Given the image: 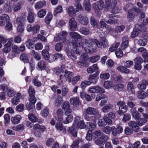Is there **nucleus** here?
Instances as JSON below:
<instances>
[{
  "mask_svg": "<svg viewBox=\"0 0 148 148\" xmlns=\"http://www.w3.org/2000/svg\"><path fill=\"white\" fill-rule=\"evenodd\" d=\"M85 44V42H84V40L83 42H73L72 44L73 49H71L70 46L68 45L66 49V51L69 58L73 60H76L77 59V56L73 54V53L79 55L81 54L82 51L80 49L81 47L84 48L85 51V48L84 46Z\"/></svg>",
  "mask_w": 148,
  "mask_h": 148,
  "instance_id": "nucleus-1",
  "label": "nucleus"
},
{
  "mask_svg": "<svg viewBox=\"0 0 148 148\" xmlns=\"http://www.w3.org/2000/svg\"><path fill=\"white\" fill-rule=\"evenodd\" d=\"M84 42H85L86 44L84 46L85 48V52L87 53L92 54L95 51L96 49L95 45L99 48H100L102 46L100 41L96 39H84Z\"/></svg>",
  "mask_w": 148,
  "mask_h": 148,
  "instance_id": "nucleus-2",
  "label": "nucleus"
},
{
  "mask_svg": "<svg viewBox=\"0 0 148 148\" xmlns=\"http://www.w3.org/2000/svg\"><path fill=\"white\" fill-rule=\"evenodd\" d=\"M80 117L78 116L75 117L74 122L73 124V127L75 128H84L86 127L84 122L82 120H80Z\"/></svg>",
  "mask_w": 148,
  "mask_h": 148,
  "instance_id": "nucleus-3",
  "label": "nucleus"
},
{
  "mask_svg": "<svg viewBox=\"0 0 148 148\" xmlns=\"http://www.w3.org/2000/svg\"><path fill=\"white\" fill-rule=\"evenodd\" d=\"M68 35V32L65 31H63L62 32V34L58 33L56 34L54 38V40L56 42H58L61 40L62 42L66 41V36Z\"/></svg>",
  "mask_w": 148,
  "mask_h": 148,
  "instance_id": "nucleus-4",
  "label": "nucleus"
},
{
  "mask_svg": "<svg viewBox=\"0 0 148 148\" xmlns=\"http://www.w3.org/2000/svg\"><path fill=\"white\" fill-rule=\"evenodd\" d=\"M104 4L102 0L98 1L96 3H93L92 6L96 12H98L101 10L104 7Z\"/></svg>",
  "mask_w": 148,
  "mask_h": 148,
  "instance_id": "nucleus-5",
  "label": "nucleus"
},
{
  "mask_svg": "<svg viewBox=\"0 0 148 148\" xmlns=\"http://www.w3.org/2000/svg\"><path fill=\"white\" fill-rule=\"evenodd\" d=\"M30 97L29 99V103H28L26 105V107L29 110H31L32 109H34L35 110L34 108V104L35 103L36 101L35 97L34 95L29 96Z\"/></svg>",
  "mask_w": 148,
  "mask_h": 148,
  "instance_id": "nucleus-6",
  "label": "nucleus"
},
{
  "mask_svg": "<svg viewBox=\"0 0 148 148\" xmlns=\"http://www.w3.org/2000/svg\"><path fill=\"white\" fill-rule=\"evenodd\" d=\"M88 57V55L86 54L83 53L82 54L80 57L79 61L77 62V64L84 66H87L86 63Z\"/></svg>",
  "mask_w": 148,
  "mask_h": 148,
  "instance_id": "nucleus-7",
  "label": "nucleus"
},
{
  "mask_svg": "<svg viewBox=\"0 0 148 148\" xmlns=\"http://www.w3.org/2000/svg\"><path fill=\"white\" fill-rule=\"evenodd\" d=\"M12 39L10 38L9 39L8 42L5 44L3 49V52L5 53H7L10 52L11 49L13 44L12 41Z\"/></svg>",
  "mask_w": 148,
  "mask_h": 148,
  "instance_id": "nucleus-8",
  "label": "nucleus"
},
{
  "mask_svg": "<svg viewBox=\"0 0 148 148\" xmlns=\"http://www.w3.org/2000/svg\"><path fill=\"white\" fill-rule=\"evenodd\" d=\"M77 18L79 22L82 25H86L89 23L88 18L86 16L82 14L79 15Z\"/></svg>",
  "mask_w": 148,
  "mask_h": 148,
  "instance_id": "nucleus-9",
  "label": "nucleus"
},
{
  "mask_svg": "<svg viewBox=\"0 0 148 148\" xmlns=\"http://www.w3.org/2000/svg\"><path fill=\"white\" fill-rule=\"evenodd\" d=\"M6 22H9L10 21V18L7 14H3L0 16V26H3Z\"/></svg>",
  "mask_w": 148,
  "mask_h": 148,
  "instance_id": "nucleus-10",
  "label": "nucleus"
},
{
  "mask_svg": "<svg viewBox=\"0 0 148 148\" xmlns=\"http://www.w3.org/2000/svg\"><path fill=\"white\" fill-rule=\"evenodd\" d=\"M99 72L97 71L93 75H90L88 78L89 81L91 83L96 84L98 81V77L97 76L99 74Z\"/></svg>",
  "mask_w": 148,
  "mask_h": 148,
  "instance_id": "nucleus-11",
  "label": "nucleus"
},
{
  "mask_svg": "<svg viewBox=\"0 0 148 148\" xmlns=\"http://www.w3.org/2000/svg\"><path fill=\"white\" fill-rule=\"evenodd\" d=\"M129 126L131 128L132 130L136 132L139 130V127L138 123L135 121H131L128 123Z\"/></svg>",
  "mask_w": 148,
  "mask_h": 148,
  "instance_id": "nucleus-12",
  "label": "nucleus"
},
{
  "mask_svg": "<svg viewBox=\"0 0 148 148\" xmlns=\"http://www.w3.org/2000/svg\"><path fill=\"white\" fill-rule=\"evenodd\" d=\"M70 102L71 105L75 107H77L80 104L79 98L78 97H73L70 99Z\"/></svg>",
  "mask_w": 148,
  "mask_h": 148,
  "instance_id": "nucleus-13",
  "label": "nucleus"
},
{
  "mask_svg": "<svg viewBox=\"0 0 148 148\" xmlns=\"http://www.w3.org/2000/svg\"><path fill=\"white\" fill-rule=\"evenodd\" d=\"M69 25L71 30L72 31L75 30L77 27V22L75 18L73 17L69 20Z\"/></svg>",
  "mask_w": 148,
  "mask_h": 148,
  "instance_id": "nucleus-14",
  "label": "nucleus"
},
{
  "mask_svg": "<svg viewBox=\"0 0 148 148\" xmlns=\"http://www.w3.org/2000/svg\"><path fill=\"white\" fill-rule=\"evenodd\" d=\"M21 119V116L17 114L12 116L11 118V121L13 124L17 125L20 122Z\"/></svg>",
  "mask_w": 148,
  "mask_h": 148,
  "instance_id": "nucleus-15",
  "label": "nucleus"
},
{
  "mask_svg": "<svg viewBox=\"0 0 148 148\" xmlns=\"http://www.w3.org/2000/svg\"><path fill=\"white\" fill-rule=\"evenodd\" d=\"M25 3V1L23 0L19 1L14 6L13 11L16 12H18L21 9L22 6Z\"/></svg>",
  "mask_w": 148,
  "mask_h": 148,
  "instance_id": "nucleus-16",
  "label": "nucleus"
},
{
  "mask_svg": "<svg viewBox=\"0 0 148 148\" xmlns=\"http://www.w3.org/2000/svg\"><path fill=\"white\" fill-rule=\"evenodd\" d=\"M84 113L86 114L92 115H96L99 114L98 112L96 109L92 107L88 108Z\"/></svg>",
  "mask_w": 148,
  "mask_h": 148,
  "instance_id": "nucleus-17",
  "label": "nucleus"
},
{
  "mask_svg": "<svg viewBox=\"0 0 148 148\" xmlns=\"http://www.w3.org/2000/svg\"><path fill=\"white\" fill-rule=\"evenodd\" d=\"M98 69L99 68L97 64H95L88 68L86 71L88 73L92 74L96 71H97Z\"/></svg>",
  "mask_w": 148,
  "mask_h": 148,
  "instance_id": "nucleus-18",
  "label": "nucleus"
},
{
  "mask_svg": "<svg viewBox=\"0 0 148 148\" xmlns=\"http://www.w3.org/2000/svg\"><path fill=\"white\" fill-rule=\"evenodd\" d=\"M122 43L121 44L122 48L125 49L128 47L129 42L128 37L127 36H125L122 38Z\"/></svg>",
  "mask_w": 148,
  "mask_h": 148,
  "instance_id": "nucleus-19",
  "label": "nucleus"
},
{
  "mask_svg": "<svg viewBox=\"0 0 148 148\" xmlns=\"http://www.w3.org/2000/svg\"><path fill=\"white\" fill-rule=\"evenodd\" d=\"M25 16H20L16 18V22L17 25H24L26 21Z\"/></svg>",
  "mask_w": 148,
  "mask_h": 148,
  "instance_id": "nucleus-20",
  "label": "nucleus"
},
{
  "mask_svg": "<svg viewBox=\"0 0 148 148\" xmlns=\"http://www.w3.org/2000/svg\"><path fill=\"white\" fill-rule=\"evenodd\" d=\"M69 34L71 37L74 39H81L82 40V37L81 35L78 33L73 32H70Z\"/></svg>",
  "mask_w": 148,
  "mask_h": 148,
  "instance_id": "nucleus-21",
  "label": "nucleus"
},
{
  "mask_svg": "<svg viewBox=\"0 0 148 148\" xmlns=\"http://www.w3.org/2000/svg\"><path fill=\"white\" fill-rule=\"evenodd\" d=\"M74 76L73 73L72 72L68 71L67 70L65 71L64 75L65 79L66 80H68L69 82L71 81V79Z\"/></svg>",
  "mask_w": 148,
  "mask_h": 148,
  "instance_id": "nucleus-22",
  "label": "nucleus"
},
{
  "mask_svg": "<svg viewBox=\"0 0 148 148\" xmlns=\"http://www.w3.org/2000/svg\"><path fill=\"white\" fill-rule=\"evenodd\" d=\"M37 68L41 71L44 70L46 66L45 62L43 60L39 61L37 64Z\"/></svg>",
  "mask_w": 148,
  "mask_h": 148,
  "instance_id": "nucleus-23",
  "label": "nucleus"
},
{
  "mask_svg": "<svg viewBox=\"0 0 148 148\" xmlns=\"http://www.w3.org/2000/svg\"><path fill=\"white\" fill-rule=\"evenodd\" d=\"M105 138H106V140L108 139V138L107 136L105 137L103 136H101L95 140V144L99 146L103 144L105 142Z\"/></svg>",
  "mask_w": 148,
  "mask_h": 148,
  "instance_id": "nucleus-24",
  "label": "nucleus"
},
{
  "mask_svg": "<svg viewBox=\"0 0 148 148\" xmlns=\"http://www.w3.org/2000/svg\"><path fill=\"white\" fill-rule=\"evenodd\" d=\"M115 17V15L113 14H110L108 16L109 19L106 21V23L110 24L117 23V19L116 18H113Z\"/></svg>",
  "mask_w": 148,
  "mask_h": 148,
  "instance_id": "nucleus-25",
  "label": "nucleus"
},
{
  "mask_svg": "<svg viewBox=\"0 0 148 148\" xmlns=\"http://www.w3.org/2000/svg\"><path fill=\"white\" fill-rule=\"evenodd\" d=\"M114 130V127L112 126V127L107 126L104 127L102 129V131L104 133L107 134H110L111 132H112H112Z\"/></svg>",
  "mask_w": 148,
  "mask_h": 148,
  "instance_id": "nucleus-26",
  "label": "nucleus"
},
{
  "mask_svg": "<svg viewBox=\"0 0 148 148\" xmlns=\"http://www.w3.org/2000/svg\"><path fill=\"white\" fill-rule=\"evenodd\" d=\"M25 128V125L23 124H19L16 126H13L12 129L14 131L22 132L23 131Z\"/></svg>",
  "mask_w": 148,
  "mask_h": 148,
  "instance_id": "nucleus-27",
  "label": "nucleus"
},
{
  "mask_svg": "<svg viewBox=\"0 0 148 148\" xmlns=\"http://www.w3.org/2000/svg\"><path fill=\"white\" fill-rule=\"evenodd\" d=\"M148 85V82L145 79H143L142 81L141 84H138L137 87L140 89L144 90L146 88L147 86Z\"/></svg>",
  "mask_w": 148,
  "mask_h": 148,
  "instance_id": "nucleus-28",
  "label": "nucleus"
},
{
  "mask_svg": "<svg viewBox=\"0 0 148 148\" xmlns=\"http://www.w3.org/2000/svg\"><path fill=\"white\" fill-rule=\"evenodd\" d=\"M123 131V129L120 126H118L116 129L114 127V130L112 132V135L114 136H117V134L121 133Z\"/></svg>",
  "mask_w": 148,
  "mask_h": 148,
  "instance_id": "nucleus-29",
  "label": "nucleus"
},
{
  "mask_svg": "<svg viewBox=\"0 0 148 148\" xmlns=\"http://www.w3.org/2000/svg\"><path fill=\"white\" fill-rule=\"evenodd\" d=\"M46 2L45 1H40L37 2L34 5V7L36 9H40L45 6Z\"/></svg>",
  "mask_w": 148,
  "mask_h": 148,
  "instance_id": "nucleus-30",
  "label": "nucleus"
},
{
  "mask_svg": "<svg viewBox=\"0 0 148 148\" xmlns=\"http://www.w3.org/2000/svg\"><path fill=\"white\" fill-rule=\"evenodd\" d=\"M93 123L87 122L86 123L87 126V127L90 130H94L96 127V121L95 119H93L92 121Z\"/></svg>",
  "mask_w": 148,
  "mask_h": 148,
  "instance_id": "nucleus-31",
  "label": "nucleus"
},
{
  "mask_svg": "<svg viewBox=\"0 0 148 148\" xmlns=\"http://www.w3.org/2000/svg\"><path fill=\"white\" fill-rule=\"evenodd\" d=\"M113 108V106L112 104L108 103L103 108L102 111L104 112L107 113L109 112L110 110H112Z\"/></svg>",
  "mask_w": 148,
  "mask_h": 148,
  "instance_id": "nucleus-32",
  "label": "nucleus"
},
{
  "mask_svg": "<svg viewBox=\"0 0 148 148\" xmlns=\"http://www.w3.org/2000/svg\"><path fill=\"white\" fill-rule=\"evenodd\" d=\"M33 128L34 130L37 129L39 130L40 132H43L45 131L46 130V127L43 125H40L38 124H36L33 126Z\"/></svg>",
  "mask_w": 148,
  "mask_h": 148,
  "instance_id": "nucleus-33",
  "label": "nucleus"
},
{
  "mask_svg": "<svg viewBox=\"0 0 148 148\" xmlns=\"http://www.w3.org/2000/svg\"><path fill=\"white\" fill-rule=\"evenodd\" d=\"M135 29L140 33L142 32H145L146 28L142 25L137 24L136 25Z\"/></svg>",
  "mask_w": 148,
  "mask_h": 148,
  "instance_id": "nucleus-34",
  "label": "nucleus"
},
{
  "mask_svg": "<svg viewBox=\"0 0 148 148\" xmlns=\"http://www.w3.org/2000/svg\"><path fill=\"white\" fill-rule=\"evenodd\" d=\"M57 117L56 120L58 121H63V119L62 117V116L63 114V112L62 110L60 109H58L56 112Z\"/></svg>",
  "mask_w": 148,
  "mask_h": 148,
  "instance_id": "nucleus-35",
  "label": "nucleus"
},
{
  "mask_svg": "<svg viewBox=\"0 0 148 148\" xmlns=\"http://www.w3.org/2000/svg\"><path fill=\"white\" fill-rule=\"evenodd\" d=\"M35 16V14L32 11L29 12L27 17V19L29 23H32L34 22Z\"/></svg>",
  "mask_w": 148,
  "mask_h": 148,
  "instance_id": "nucleus-36",
  "label": "nucleus"
},
{
  "mask_svg": "<svg viewBox=\"0 0 148 148\" xmlns=\"http://www.w3.org/2000/svg\"><path fill=\"white\" fill-rule=\"evenodd\" d=\"M117 69L119 71L125 73H129L130 72L129 69L122 66H117Z\"/></svg>",
  "mask_w": 148,
  "mask_h": 148,
  "instance_id": "nucleus-37",
  "label": "nucleus"
},
{
  "mask_svg": "<svg viewBox=\"0 0 148 148\" xmlns=\"http://www.w3.org/2000/svg\"><path fill=\"white\" fill-rule=\"evenodd\" d=\"M134 108L131 109V111L132 113V115L133 117L137 120L140 117V113L137 111H134Z\"/></svg>",
  "mask_w": 148,
  "mask_h": 148,
  "instance_id": "nucleus-38",
  "label": "nucleus"
},
{
  "mask_svg": "<svg viewBox=\"0 0 148 148\" xmlns=\"http://www.w3.org/2000/svg\"><path fill=\"white\" fill-rule=\"evenodd\" d=\"M68 13L70 16H73L76 12L74 7L72 6H70L67 10Z\"/></svg>",
  "mask_w": 148,
  "mask_h": 148,
  "instance_id": "nucleus-39",
  "label": "nucleus"
},
{
  "mask_svg": "<svg viewBox=\"0 0 148 148\" xmlns=\"http://www.w3.org/2000/svg\"><path fill=\"white\" fill-rule=\"evenodd\" d=\"M32 82L35 86L38 87L41 85V82L39 81L37 77H35L32 79Z\"/></svg>",
  "mask_w": 148,
  "mask_h": 148,
  "instance_id": "nucleus-40",
  "label": "nucleus"
},
{
  "mask_svg": "<svg viewBox=\"0 0 148 148\" xmlns=\"http://www.w3.org/2000/svg\"><path fill=\"white\" fill-rule=\"evenodd\" d=\"M114 84L112 82L109 81H106L104 83L103 87L106 89H109L113 86Z\"/></svg>",
  "mask_w": 148,
  "mask_h": 148,
  "instance_id": "nucleus-41",
  "label": "nucleus"
},
{
  "mask_svg": "<svg viewBox=\"0 0 148 148\" xmlns=\"http://www.w3.org/2000/svg\"><path fill=\"white\" fill-rule=\"evenodd\" d=\"M85 10L90 11L91 9V6L89 0H84V3Z\"/></svg>",
  "mask_w": 148,
  "mask_h": 148,
  "instance_id": "nucleus-42",
  "label": "nucleus"
},
{
  "mask_svg": "<svg viewBox=\"0 0 148 148\" xmlns=\"http://www.w3.org/2000/svg\"><path fill=\"white\" fill-rule=\"evenodd\" d=\"M79 32L82 34L85 35H88L90 33L89 29L86 27H82L79 29Z\"/></svg>",
  "mask_w": 148,
  "mask_h": 148,
  "instance_id": "nucleus-43",
  "label": "nucleus"
},
{
  "mask_svg": "<svg viewBox=\"0 0 148 148\" xmlns=\"http://www.w3.org/2000/svg\"><path fill=\"white\" fill-rule=\"evenodd\" d=\"M127 110V107L125 103L119 109L118 113L121 115V114H123L126 112Z\"/></svg>",
  "mask_w": 148,
  "mask_h": 148,
  "instance_id": "nucleus-44",
  "label": "nucleus"
},
{
  "mask_svg": "<svg viewBox=\"0 0 148 148\" xmlns=\"http://www.w3.org/2000/svg\"><path fill=\"white\" fill-rule=\"evenodd\" d=\"M69 91V89L67 86L65 85H63L62 87V96H65Z\"/></svg>",
  "mask_w": 148,
  "mask_h": 148,
  "instance_id": "nucleus-45",
  "label": "nucleus"
},
{
  "mask_svg": "<svg viewBox=\"0 0 148 148\" xmlns=\"http://www.w3.org/2000/svg\"><path fill=\"white\" fill-rule=\"evenodd\" d=\"M90 23L91 25L94 27H97L98 25L97 22L93 16H91L90 17Z\"/></svg>",
  "mask_w": 148,
  "mask_h": 148,
  "instance_id": "nucleus-46",
  "label": "nucleus"
},
{
  "mask_svg": "<svg viewBox=\"0 0 148 148\" xmlns=\"http://www.w3.org/2000/svg\"><path fill=\"white\" fill-rule=\"evenodd\" d=\"M31 53L34 56V58L37 60H39L41 59V57L40 54L37 52H35L34 50L32 51Z\"/></svg>",
  "mask_w": 148,
  "mask_h": 148,
  "instance_id": "nucleus-47",
  "label": "nucleus"
},
{
  "mask_svg": "<svg viewBox=\"0 0 148 148\" xmlns=\"http://www.w3.org/2000/svg\"><path fill=\"white\" fill-rule=\"evenodd\" d=\"M56 127L57 130L59 131H61L62 130L63 133H65L66 131V130L63 127V126L60 122L57 123L56 125Z\"/></svg>",
  "mask_w": 148,
  "mask_h": 148,
  "instance_id": "nucleus-48",
  "label": "nucleus"
},
{
  "mask_svg": "<svg viewBox=\"0 0 148 148\" xmlns=\"http://www.w3.org/2000/svg\"><path fill=\"white\" fill-rule=\"evenodd\" d=\"M114 89L116 91H121L123 90L124 88V86L123 84H119L115 85L114 86Z\"/></svg>",
  "mask_w": 148,
  "mask_h": 148,
  "instance_id": "nucleus-49",
  "label": "nucleus"
},
{
  "mask_svg": "<svg viewBox=\"0 0 148 148\" xmlns=\"http://www.w3.org/2000/svg\"><path fill=\"white\" fill-rule=\"evenodd\" d=\"M134 88L132 83L131 82H129L127 86V90L129 92L133 93Z\"/></svg>",
  "mask_w": 148,
  "mask_h": 148,
  "instance_id": "nucleus-50",
  "label": "nucleus"
},
{
  "mask_svg": "<svg viewBox=\"0 0 148 148\" xmlns=\"http://www.w3.org/2000/svg\"><path fill=\"white\" fill-rule=\"evenodd\" d=\"M63 11V10L62 6L60 5H58L55 10L53 12V15L56 16L58 14L61 13Z\"/></svg>",
  "mask_w": 148,
  "mask_h": 148,
  "instance_id": "nucleus-51",
  "label": "nucleus"
},
{
  "mask_svg": "<svg viewBox=\"0 0 148 148\" xmlns=\"http://www.w3.org/2000/svg\"><path fill=\"white\" fill-rule=\"evenodd\" d=\"M74 5L75 7L76 12H78L82 9V7L80 2H74Z\"/></svg>",
  "mask_w": 148,
  "mask_h": 148,
  "instance_id": "nucleus-52",
  "label": "nucleus"
},
{
  "mask_svg": "<svg viewBox=\"0 0 148 148\" xmlns=\"http://www.w3.org/2000/svg\"><path fill=\"white\" fill-rule=\"evenodd\" d=\"M116 3L117 1L115 0H106L105 1V3L108 6L114 5Z\"/></svg>",
  "mask_w": 148,
  "mask_h": 148,
  "instance_id": "nucleus-53",
  "label": "nucleus"
},
{
  "mask_svg": "<svg viewBox=\"0 0 148 148\" xmlns=\"http://www.w3.org/2000/svg\"><path fill=\"white\" fill-rule=\"evenodd\" d=\"M138 125L140 126H142L144 124L147 122V119L145 118H139L137 120Z\"/></svg>",
  "mask_w": 148,
  "mask_h": 148,
  "instance_id": "nucleus-54",
  "label": "nucleus"
},
{
  "mask_svg": "<svg viewBox=\"0 0 148 148\" xmlns=\"http://www.w3.org/2000/svg\"><path fill=\"white\" fill-rule=\"evenodd\" d=\"M100 41L102 45L104 47H105L108 45V41L105 38L101 37L100 38Z\"/></svg>",
  "mask_w": 148,
  "mask_h": 148,
  "instance_id": "nucleus-55",
  "label": "nucleus"
},
{
  "mask_svg": "<svg viewBox=\"0 0 148 148\" xmlns=\"http://www.w3.org/2000/svg\"><path fill=\"white\" fill-rule=\"evenodd\" d=\"M134 14L133 12H130L129 11H128L127 18L129 21H133L134 19Z\"/></svg>",
  "mask_w": 148,
  "mask_h": 148,
  "instance_id": "nucleus-56",
  "label": "nucleus"
},
{
  "mask_svg": "<svg viewBox=\"0 0 148 148\" xmlns=\"http://www.w3.org/2000/svg\"><path fill=\"white\" fill-rule=\"evenodd\" d=\"M40 26L39 25H36L33 27L32 32L33 34H36L38 33L40 29Z\"/></svg>",
  "mask_w": 148,
  "mask_h": 148,
  "instance_id": "nucleus-57",
  "label": "nucleus"
},
{
  "mask_svg": "<svg viewBox=\"0 0 148 148\" xmlns=\"http://www.w3.org/2000/svg\"><path fill=\"white\" fill-rule=\"evenodd\" d=\"M21 60L23 61L24 63H28L29 60L27 55L25 53L21 54L20 57Z\"/></svg>",
  "mask_w": 148,
  "mask_h": 148,
  "instance_id": "nucleus-58",
  "label": "nucleus"
},
{
  "mask_svg": "<svg viewBox=\"0 0 148 148\" xmlns=\"http://www.w3.org/2000/svg\"><path fill=\"white\" fill-rule=\"evenodd\" d=\"M120 43L119 42L113 44L112 46L110 48L109 50L111 52H113L117 49V48L119 46Z\"/></svg>",
  "mask_w": 148,
  "mask_h": 148,
  "instance_id": "nucleus-59",
  "label": "nucleus"
},
{
  "mask_svg": "<svg viewBox=\"0 0 148 148\" xmlns=\"http://www.w3.org/2000/svg\"><path fill=\"white\" fill-rule=\"evenodd\" d=\"M29 120L32 122H36L38 120L37 118L33 114H30L28 116Z\"/></svg>",
  "mask_w": 148,
  "mask_h": 148,
  "instance_id": "nucleus-60",
  "label": "nucleus"
},
{
  "mask_svg": "<svg viewBox=\"0 0 148 148\" xmlns=\"http://www.w3.org/2000/svg\"><path fill=\"white\" fill-rule=\"evenodd\" d=\"M46 10L43 9L40 10L38 12V15L40 18H43L46 15Z\"/></svg>",
  "mask_w": 148,
  "mask_h": 148,
  "instance_id": "nucleus-61",
  "label": "nucleus"
},
{
  "mask_svg": "<svg viewBox=\"0 0 148 148\" xmlns=\"http://www.w3.org/2000/svg\"><path fill=\"white\" fill-rule=\"evenodd\" d=\"M67 116L66 120L64 121L65 124H68L71 122L73 119V116L72 115H66Z\"/></svg>",
  "mask_w": 148,
  "mask_h": 148,
  "instance_id": "nucleus-62",
  "label": "nucleus"
},
{
  "mask_svg": "<svg viewBox=\"0 0 148 148\" xmlns=\"http://www.w3.org/2000/svg\"><path fill=\"white\" fill-rule=\"evenodd\" d=\"M42 54L46 60H49V58L50 56L48 52L46 51L42 50Z\"/></svg>",
  "mask_w": 148,
  "mask_h": 148,
  "instance_id": "nucleus-63",
  "label": "nucleus"
},
{
  "mask_svg": "<svg viewBox=\"0 0 148 148\" xmlns=\"http://www.w3.org/2000/svg\"><path fill=\"white\" fill-rule=\"evenodd\" d=\"M125 28V27L124 25L117 26L115 28V31L117 33H120L123 31Z\"/></svg>",
  "mask_w": 148,
  "mask_h": 148,
  "instance_id": "nucleus-64",
  "label": "nucleus"
}]
</instances>
